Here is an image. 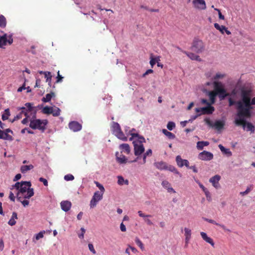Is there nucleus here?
<instances>
[{
  "mask_svg": "<svg viewBox=\"0 0 255 255\" xmlns=\"http://www.w3.org/2000/svg\"><path fill=\"white\" fill-rule=\"evenodd\" d=\"M27 199H25V200H22V199H21V201H19L20 202L22 205L24 207H26L29 205V201L27 200Z\"/></svg>",
  "mask_w": 255,
  "mask_h": 255,
  "instance_id": "56",
  "label": "nucleus"
},
{
  "mask_svg": "<svg viewBox=\"0 0 255 255\" xmlns=\"http://www.w3.org/2000/svg\"><path fill=\"white\" fill-rule=\"evenodd\" d=\"M7 42L9 44H12L13 42V39L11 35H9L7 37L6 34H4L0 38V45H4Z\"/></svg>",
  "mask_w": 255,
  "mask_h": 255,
  "instance_id": "16",
  "label": "nucleus"
},
{
  "mask_svg": "<svg viewBox=\"0 0 255 255\" xmlns=\"http://www.w3.org/2000/svg\"><path fill=\"white\" fill-rule=\"evenodd\" d=\"M104 193L97 191L95 192L90 201V206L91 208H93L96 206L98 202L103 198Z\"/></svg>",
  "mask_w": 255,
  "mask_h": 255,
  "instance_id": "9",
  "label": "nucleus"
},
{
  "mask_svg": "<svg viewBox=\"0 0 255 255\" xmlns=\"http://www.w3.org/2000/svg\"><path fill=\"white\" fill-rule=\"evenodd\" d=\"M221 151L225 154H226L228 156H231L232 155V152L228 148H226L222 144L218 145Z\"/></svg>",
  "mask_w": 255,
  "mask_h": 255,
  "instance_id": "30",
  "label": "nucleus"
},
{
  "mask_svg": "<svg viewBox=\"0 0 255 255\" xmlns=\"http://www.w3.org/2000/svg\"><path fill=\"white\" fill-rule=\"evenodd\" d=\"M94 183L96 185V186L99 188L100 191V192L104 193L105 192V188L104 186L101 184L98 181H95Z\"/></svg>",
  "mask_w": 255,
  "mask_h": 255,
  "instance_id": "42",
  "label": "nucleus"
},
{
  "mask_svg": "<svg viewBox=\"0 0 255 255\" xmlns=\"http://www.w3.org/2000/svg\"><path fill=\"white\" fill-rule=\"evenodd\" d=\"M166 170H169L171 172H175V173H178V171H177L176 169L175 168V167L173 166H172V165H167V168H166Z\"/></svg>",
  "mask_w": 255,
  "mask_h": 255,
  "instance_id": "52",
  "label": "nucleus"
},
{
  "mask_svg": "<svg viewBox=\"0 0 255 255\" xmlns=\"http://www.w3.org/2000/svg\"><path fill=\"white\" fill-rule=\"evenodd\" d=\"M25 106L26 110L30 113V115L32 116L33 118H35L36 112L32 106V104L30 103H27L25 104Z\"/></svg>",
  "mask_w": 255,
  "mask_h": 255,
  "instance_id": "22",
  "label": "nucleus"
},
{
  "mask_svg": "<svg viewBox=\"0 0 255 255\" xmlns=\"http://www.w3.org/2000/svg\"><path fill=\"white\" fill-rule=\"evenodd\" d=\"M39 180L40 182H42L43 183V184L44 185V186H48V181H47V180L46 179H45V178H44L43 177H40L39 178Z\"/></svg>",
  "mask_w": 255,
  "mask_h": 255,
  "instance_id": "59",
  "label": "nucleus"
},
{
  "mask_svg": "<svg viewBox=\"0 0 255 255\" xmlns=\"http://www.w3.org/2000/svg\"><path fill=\"white\" fill-rule=\"evenodd\" d=\"M162 132L169 139H172L175 137V135L172 132L168 131L165 129H162Z\"/></svg>",
  "mask_w": 255,
  "mask_h": 255,
  "instance_id": "35",
  "label": "nucleus"
},
{
  "mask_svg": "<svg viewBox=\"0 0 255 255\" xmlns=\"http://www.w3.org/2000/svg\"><path fill=\"white\" fill-rule=\"evenodd\" d=\"M31 184L30 181H21L16 182L10 188L13 190L15 188L17 192L16 197L18 201H21L23 199H29L34 195V190L33 188H30Z\"/></svg>",
  "mask_w": 255,
  "mask_h": 255,
  "instance_id": "2",
  "label": "nucleus"
},
{
  "mask_svg": "<svg viewBox=\"0 0 255 255\" xmlns=\"http://www.w3.org/2000/svg\"><path fill=\"white\" fill-rule=\"evenodd\" d=\"M21 174H19V173L17 174L15 176V177H14V179H13V181H17V180H18L19 179H20L21 178Z\"/></svg>",
  "mask_w": 255,
  "mask_h": 255,
  "instance_id": "64",
  "label": "nucleus"
},
{
  "mask_svg": "<svg viewBox=\"0 0 255 255\" xmlns=\"http://www.w3.org/2000/svg\"><path fill=\"white\" fill-rule=\"evenodd\" d=\"M217 96V93H216L215 91H211L209 93V96L210 100V103L211 104H213L215 102V98Z\"/></svg>",
  "mask_w": 255,
  "mask_h": 255,
  "instance_id": "33",
  "label": "nucleus"
},
{
  "mask_svg": "<svg viewBox=\"0 0 255 255\" xmlns=\"http://www.w3.org/2000/svg\"><path fill=\"white\" fill-rule=\"evenodd\" d=\"M191 49L197 53H201L205 50V45L202 40L195 39L193 41Z\"/></svg>",
  "mask_w": 255,
  "mask_h": 255,
  "instance_id": "8",
  "label": "nucleus"
},
{
  "mask_svg": "<svg viewBox=\"0 0 255 255\" xmlns=\"http://www.w3.org/2000/svg\"><path fill=\"white\" fill-rule=\"evenodd\" d=\"M201 110H202V113L198 114L197 116L195 117L194 119H195L197 116H199L202 114H211L215 111L214 108L212 106H207L206 107L201 108Z\"/></svg>",
  "mask_w": 255,
  "mask_h": 255,
  "instance_id": "17",
  "label": "nucleus"
},
{
  "mask_svg": "<svg viewBox=\"0 0 255 255\" xmlns=\"http://www.w3.org/2000/svg\"><path fill=\"white\" fill-rule=\"evenodd\" d=\"M60 205L62 210L67 212L70 209L72 204L70 201H63L61 202Z\"/></svg>",
  "mask_w": 255,
  "mask_h": 255,
  "instance_id": "23",
  "label": "nucleus"
},
{
  "mask_svg": "<svg viewBox=\"0 0 255 255\" xmlns=\"http://www.w3.org/2000/svg\"><path fill=\"white\" fill-rule=\"evenodd\" d=\"M135 242L136 244L138 246V247L141 249L142 251L144 250V246L141 241L138 238H136L135 240Z\"/></svg>",
  "mask_w": 255,
  "mask_h": 255,
  "instance_id": "43",
  "label": "nucleus"
},
{
  "mask_svg": "<svg viewBox=\"0 0 255 255\" xmlns=\"http://www.w3.org/2000/svg\"><path fill=\"white\" fill-rule=\"evenodd\" d=\"M69 127L73 131H78L81 129L82 126L78 122L72 121L69 123Z\"/></svg>",
  "mask_w": 255,
  "mask_h": 255,
  "instance_id": "18",
  "label": "nucleus"
},
{
  "mask_svg": "<svg viewBox=\"0 0 255 255\" xmlns=\"http://www.w3.org/2000/svg\"><path fill=\"white\" fill-rule=\"evenodd\" d=\"M44 233H45V231H41L39 233L36 234L35 236V239L36 240H38L42 238L43 237V235Z\"/></svg>",
  "mask_w": 255,
  "mask_h": 255,
  "instance_id": "49",
  "label": "nucleus"
},
{
  "mask_svg": "<svg viewBox=\"0 0 255 255\" xmlns=\"http://www.w3.org/2000/svg\"><path fill=\"white\" fill-rule=\"evenodd\" d=\"M203 219L204 220L207 221L208 222H209L210 223L215 224L216 225L220 226L221 228H222L224 230L230 232V230L229 229H227L226 227L224 225H221V224H218L215 221L212 220V219H207V218H204Z\"/></svg>",
  "mask_w": 255,
  "mask_h": 255,
  "instance_id": "27",
  "label": "nucleus"
},
{
  "mask_svg": "<svg viewBox=\"0 0 255 255\" xmlns=\"http://www.w3.org/2000/svg\"><path fill=\"white\" fill-rule=\"evenodd\" d=\"M201 103L203 104L207 105V106H211L212 105L210 102H208L207 100L205 99H203L201 100Z\"/></svg>",
  "mask_w": 255,
  "mask_h": 255,
  "instance_id": "58",
  "label": "nucleus"
},
{
  "mask_svg": "<svg viewBox=\"0 0 255 255\" xmlns=\"http://www.w3.org/2000/svg\"><path fill=\"white\" fill-rule=\"evenodd\" d=\"M221 179L220 176L219 175H216L214 176L211 177L209 181L212 183L213 186L216 189H218L220 187V184L219 183V180Z\"/></svg>",
  "mask_w": 255,
  "mask_h": 255,
  "instance_id": "19",
  "label": "nucleus"
},
{
  "mask_svg": "<svg viewBox=\"0 0 255 255\" xmlns=\"http://www.w3.org/2000/svg\"><path fill=\"white\" fill-rule=\"evenodd\" d=\"M138 214L139 216L143 218L144 222L147 225H148V226L153 225V224L152 222L151 221L150 219H149V218H151L152 217V215H149V214H148V215L144 214L141 211H138Z\"/></svg>",
  "mask_w": 255,
  "mask_h": 255,
  "instance_id": "14",
  "label": "nucleus"
},
{
  "mask_svg": "<svg viewBox=\"0 0 255 255\" xmlns=\"http://www.w3.org/2000/svg\"><path fill=\"white\" fill-rule=\"evenodd\" d=\"M6 20L5 17L2 15H0V27L4 28L6 26Z\"/></svg>",
  "mask_w": 255,
  "mask_h": 255,
  "instance_id": "37",
  "label": "nucleus"
},
{
  "mask_svg": "<svg viewBox=\"0 0 255 255\" xmlns=\"http://www.w3.org/2000/svg\"><path fill=\"white\" fill-rule=\"evenodd\" d=\"M8 224L12 226H14L16 224V221H15V220H14L13 219H12L11 218V219L9 220L8 222Z\"/></svg>",
  "mask_w": 255,
  "mask_h": 255,
  "instance_id": "62",
  "label": "nucleus"
},
{
  "mask_svg": "<svg viewBox=\"0 0 255 255\" xmlns=\"http://www.w3.org/2000/svg\"><path fill=\"white\" fill-rule=\"evenodd\" d=\"M119 148L121 150V153L124 152L128 154L130 152L129 145L128 143H123L120 144Z\"/></svg>",
  "mask_w": 255,
  "mask_h": 255,
  "instance_id": "24",
  "label": "nucleus"
},
{
  "mask_svg": "<svg viewBox=\"0 0 255 255\" xmlns=\"http://www.w3.org/2000/svg\"><path fill=\"white\" fill-rule=\"evenodd\" d=\"M9 198L11 201L13 202L15 201V197L14 195V194L11 191H10L9 193Z\"/></svg>",
  "mask_w": 255,
  "mask_h": 255,
  "instance_id": "61",
  "label": "nucleus"
},
{
  "mask_svg": "<svg viewBox=\"0 0 255 255\" xmlns=\"http://www.w3.org/2000/svg\"><path fill=\"white\" fill-rule=\"evenodd\" d=\"M209 144L208 141H198L197 143V148L199 150H202L204 146H208Z\"/></svg>",
  "mask_w": 255,
  "mask_h": 255,
  "instance_id": "32",
  "label": "nucleus"
},
{
  "mask_svg": "<svg viewBox=\"0 0 255 255\" xmlns=\"http://www.w3.org/2000/svg\"><path fill=\"white\" fill-rule=\"evenodd\" d=\"M214 25L215 28L217 30H219L221 32V34H224L225 30L227 28V27L225 26L220 25V24H219L217 23H215Z\"/></svg>",
  "mask_w": 255,
  "mask_h": 255,
  "instance_id": "29",
  "label": "nucleus"
},
{
  "mask_svg": "<svg viewBox=\"0 0 255 255\" xmlns=\"http://www.w3.org/2000/svg\"><path fill=\"white\" fill-rule=\"evenodd\" d=\"M94 183L96 185V186L99 188L100 191V192L104 193L105 192V188L104 186L101 184L98 181H95Z\"/></svg>",
  "mask_w": 255,
  "mask_h": 255,
  "instance_id": "41",
  "label": "nucleus"
},
{
  "mask_svg": "<svg viewBox=\"0 0 255 255\" xmlns=\"http://www.w3.org/2000/svg\"><path fill=\"white\" fill-rule=\"evenodd\" d=\"M213 85L217 95H218L219 96L221 100H223L225 97L229 95V94L226 92V90L224 89L221 82L214 81Z\"/></svg>",
  "mask_w": 255,
  "mask_h": 255,
  "instance_id": "7",
  "label": "nucleus"
},
{
  "mask_svg": "<svg viewBox=\"0 0 255 255\" xmlns=\"http://www.w3.org/2000/svg\"><path fill=\"white\" fill-rule=\"evenodd\" d=\"M55 96V93L53 92H51L49 94H47L45 95V97H43V98L42 99V101L44 103L49 102L51 101L52 98L54 97Z\"/></svg>",
  "mask_w": 255,
  "mask_h": 255,
  "instance_id": "26",
  "label": "nucleus"
},
{
  "mask_svg": "<svg viewBox=\"0 0 255 255\" xmlns=\"http://www.w3.org/2000/svg\"><path fill=\"white\" fill-rule=\"evenodd\" d=\"M52 108V107L46 106L43 108L42 112L44 114L49 115L53 113Z\"/></svg>",
  "mask_w": 255,
  "mask_h": 255,
  "instance_id": "36",
  "label": "nucleus"
},
{
  "mask_svg": "<svg viewBox=\"0 0 255 255\" xmlns=\"http://www.w3.org/2000/svg\"><path fill=\"white\" fill-rule=\"evenodd\" d=\"M81 234H80L78 235V236L80 238V239H83L84 238V234L85 233V230L84 229V228H81Z\"/></svg>",
  "mask_w": 255,
  "mask_h": 255,
  "instance_id": "60",
  "label": "nucleus"
},
{
  "mask_svg": "<svg viewBox=\"0 0 255 255\" xmlns=\"http://www.w3.org/2000/svg\"><path fill=\"white\" fill-rule=\"evenodd\" d=\"M200 235L202 239L207 243L210 244L213 247H214L215 243L212 238L209 237L205 232H201Z\"/></svg>",
  "mask_w": 255,
  "mask_h": 255,
  "instance_id": "21",
  "label": "nucleus"
},
{
  "mask_svg": "<svg viewBox=\"0 0 255 255\" xmlns=\"http://www.w3.org/2000/svg\"><path fill=\"white\" fill-rule=\"evenodd\" d=\"M185 242L187 243L191 238V230L187 228H184Z\"/></svg>",
  "mask_w": 255,
  "mask_h": 255,
  "instance_id": "28",
  "label": "nucleus"
},
{
  "mask_svg": "<svg viewBox=\"0 0 255 255\" xmlns=\"http://www.w3.org/2000/svg\"><path fill=\"white\" fill-rule=\"evenodd\" d=\"M21 111L19 114H21V115L23 114L25 117L31 116L30 114H29V113L26 110V108L22 107L21 108Z\"/></svg>",
  "mask_w": 255,
  "mask_h": 255,
  "instance_id": "44",
  "label": "nucleus"
},
{
  "mask_svg": "<svg viewBox=\"0 0 255 255\" xmlns=\"http://www.w3.org/2000/svg\"><path fill=\"white\" fill-rule=\"evenodd\" d=\"M111 130L113 134L117 136L118 138L123 140L127 141V137L122 131L120 125L117 122H113L111 126Z\"/></svg>",
  "mask_w": 255,
  "mask_h": 255,
  "instance_id": "6",
  "label": "nucleus"
},
{
  "mask_svg": "<svg viewBox=\"0 0 255 255\" xmlns=\"http://www.w3.org/2000/svg\"><path fill=\"white\" fill-rule=\"evenodd\" d=\"M161 184L163 187L167 189L169 191H170V190H173V188L170 187V184L169 183L168 181L166 180H164L162 182Z\"/></svg>",
  "mask_w": 255,
  "mask_h": 255,
  "instance_id": "38",
  "label": "nucleus"
},
{
  "mask_svg": "<svg viewBox=\"0 0 255 255\" xmlns=\"http://www.w3.org/2000/svg\"><path fill=\"white\" fill-rule=\"evenodd\" d=\"M176 161L177 162V165L180 167H182L184 165H185L187 168L189 167V161L186 159H182L180 155H178L176 156Z\"/></svg>",
  "mask_w": 255,
  "mask_h": 255,
  "instance_id": "15",
  "label": "nucleus"
},
{
  "mask_svg": "<svg viewBox=\"0 0 255 255\" xmlns=\"http://www.w3.org/2000/svg\"><path fill=\"white\" fill-rule=\"evenodd\" d=\"M52 112L53 113L51 114H52L54 117H57L60 115L61 110L59 108L55 107L54 109L52 108Z\"/></svg>",
  "mask_w": 255,
  "mask_h": 255,
  "instance_id": "40",
  "label": "nucleus"
},
{
  "mask_svg": "<svg viewBox=\"0 0 255 255\" xmlns=\"http://www.w3.org/2000/svg\"><path fill=\"white\" fill-rule=\"evenodd\" d=\"M252 91L243 88L241 89V100L238 101L237 116L250 118L252 116V105H255V97L251 99Z\"/></svg>",
  "mask_w": 255,
  "mask_h": 255,
  "instance_id": "1",
  "label": "nucleus"
},
{
  "mask_svg": "<svg viewBox=\"0 0 255 255\" xmlns=\"http://www.w3.org/2000/svg\"><path fill=\"white\" fill-rule=\"evenodd\" d=\"M225 77V74H222L221 73H217L215 75V76L213 77V79L214 80H218L219 79H222Z\"/></svg>",
  "mask_w": 255,
  "mask_h": 255,
  "instance_id": "46",
  "label": "nucleus"
},
{
  "mask_svg": "<svg viewBox=\"0 0 255 255\" xmlns=\"http://www.w3.org/2000/svg\"><path fill=\"white\" fill-rule=\"evenodd\" d=\"M160 59L159 57L155 58H151V59L150 60V64L151 66L152 67L155 64L156 62L158 63V61Z\"/></svg>",
  "mask_w": 255,
  "mask_h": 255,
  "instance_id": "48",
  "label": "nucleus"
},
{
  "mask_svg": "<svg viewBox=\"0 0 255 255\" xmlns=\"http://www.w3.org/2000/svg\"><path fill=\"white\" fill-rule=\"evenodd\" d=\"M177 49L181 51L183 53L185 54L190 59H191L192 60H196L199 62L202 61L201 59L200 58V56L196 55V54L184 51L179 47H177Z\"/></svg>",
  "mask_w": 255,
  "mask_h": 255,
  "instance_id": "13",
  "label": "nucleus"
},
{
  "mask_svg": "<svg viewBox=\"0 0 255 255\" xmlns=\"http://www.w3.org/2000/svg\"><path fill=\"white\" fill-rule=\"evenodd\" d=\"M2 139L4 140H7L9 141H12L13 140V137L12 136L9 135L8 133L4 132Z\"/></svg>",
  "mask_w": 255,
  "mask_h": 255,
  "instance_id": "47",
  "label": "nucleus"
},
{
  "mask_svg": "<svg viewBox=\"0 0 255 255\" xmlns=\"http://www.w3.org/2000/svg\"><path fill=\"white\" fill-rule=\"evenodd\" d=\"M175 127V124L174 123L172 122H169L167 124V128L169 130H172Z\"/></svg>",
  "mask_w": 255,
  "mask_h": 255,
  "instance_id": "51",
  "label": "nucleus"
},
{
  "mask_svg": "<svg viewBox=\"0 0 255 255\" xmlns=\"http://www.w3.org/2000/svg\"><path fill=\"white\" fill-rule=\"evenodd\" d=\"M215 10L217 11L218 12L219 14V18L220 19L224 20L225 19V16L223 15L222 13L221 12V11L220 9L218 8H214Z\"/></svg>",
  "mask_w": 255,
  "mask_h": 255,
  "instance_id": "57",
  "label": "nucleus"
},
{
  "mask_svg": "<svg viewBox=\"0 0 255 255\" xmlns=\"http://www.w3.org/2000/svg\"><path fill=\"white\" fill-rule=\"evenodd\" d=\"M64 179L66 181H72L74 179V177L71 174H68L64 176Z\"/></svg>",
  "mask_w": 255,
  "mask_h": 255,
  "instance_id": "50",
  "label": "nucleus"
},
{
  "mask_svg": "<svg viewBox=\"0 0 255 255\" xmlns=\"http://www.w3.org/2000/svg\"><path fill=\"white\" fill-rule=\"evenodd\" d=\"M118 183L120 185H123L124 184H128V180H125L124 178L122 176H119L118 177Z\"/></svg>",
  "mask_w": 255,
  "mask_h": 255,
  "instance_id": "34",
  "label": "nucleus"
},
{
  "mask_svg": "<svg viewBox=\"0 0 255 255\" xmlns=\"http://www.w3.org/2000/svg\"><path fill=\"white\" fill-rule=\"evenodd\" d=\"M238 101L237 102H235L232 99V98H229V105L230 107H231L234 105H237V108L238 107Z\"/></svg>",
  "mask_w": 255,
  "mask_h": 255,
  "instance_id": "54",
  "label": "nucleus"
},
{
  "mask_svg": "<svg viewBox=\"0 0 255 255\" xmlns=\"http://www.w3.org/2000/svg\"><path fill=\"white\" fill-rule=\"evenodd\" d=\"M48 124V121L47 120H40L33 118L32 117L31 119H30L29 127L33 129H38L41 130L42 132H44L46 129V126Z\"/></svg>",
  "mask_w": 255,
  "mask_h": 255,
  "instance_id": "4",
  "label": "nucleus"
},
{
  "mask_svg": "<svg viewBox=\"0 0 255 255\" xmlns=\"http://www.w3.org/2000/svg\"><path fill=\"white\" fill-rule=\"evenodd\" d=\"M88 247L89 250L93 254H95L96 253V252L94 249V246L92 244H88Z\"/></svg>",
  "mask_w": 255,
  "mask_h": 255,
  "instance_id": "55",
  "label": "nucleus"
},
{
  "mask_svg": "<svg viewBox=\"0 0 255 255\" xmlns=\"http://www.w3.org/2000/svg\"><path fill=\"white\" fill-rule=\"evenodd\" d=\"M253 189V185H250V187H248L246 191L240 192V194L242 196H245L248 194Z\"/></svg>",
  "mask_w": 255,
  "mask_h": 255,
  "instance_id": "45",
  "label": "nucleus"
},
{
  "mask_svg": "<svg viewBox=\"0 0 255 255\" xmlns=\"http://www.w3.org/2000/svg\"><path fill=\"white\" fill-rule=\"evenodd\" d=\"M154 165L155 167L160 170H166L167 164L163 161L155 162L154 163Z\"/></svg>",
  "mask_w": 255,
  "mask_h": 255,
  "instance_id": "25",
  "label": "nucleus"
},
{
  "mask_svg": "<svg viewBox=\"0 0 255 255\" xmlns=\"http://www.w3.org/2000/svg\"><path fill=\"white\" fill-rule=\"evenodd\" d=\"M133 130H135V129L133 128L129 131V134L131 135L129 140H133L132 143L134 146V153L135 155L137 157L133 160L128 161L129 163L136 162L139 158V156L144 151V147L142 143L145 142V138L143 136H140L138 133L132 132Z\"/></svg>",
  "mask_w": 255,
  "mask_h": 255,
  "instance_id": "3",
  "label": "nucleus"
},
{
  "mask_svg": "<svg viewBox=\"0 0 255 255\" xmlns=\"http://www.w3.org/2000/svg\"><path fill=\"white\" fill-rule=\"evenodd\" d=\"M194 7L200 10H205L206 4L204 0H193L192 1Z\"/></svg>",
  "mask_w": 255,
  "mask_h": 255,
  "instance_id": "12",
  "label": "nucleus"
},
{
  "mask_svg": "<svg viewBox=\"0 0 255 255\" xmlns=\"http://www.w3.org/2000/svg\"><path fill=\"white\" fill-rule=\"evenodd\" d=\"M10 116V112L8 109L5 110L4 113L2 115L1 119L3 121L6 120Z\"/></svg>",
  "mask_w": 255,
  "mask_h": 255,
  "instance_id": "39",
  "label": "nucleus"
},
{
  "mask_svg": "<svg viewBox=\"0 0 255 255\" xmlns=\"http://www.w3.org/2000/svg\"><path fill=\"white\" fill-rule=\"evenodd\" d=\"M56 79H57V80H56V83H57L61 82L63 79V77L61 75H60L59 71H58L57 72V76L56 77Z\"/></svg>",
  "mask_w": 255,
  "mask_h": 255,
  "instance_id": "53",
  "label": "nucleus"
},
{
  "mask_svg": "<svg viewBox=\"0 0 255 255\" xmlns=\"http://www.w3.org/2000/svg\"><path fill=\"white\" fill-rule=\"evenodd\" d=\"M213 154L209 151L204 150L198 154V158L202 160L209 161L213 158Z\"/></svg>",
  "mask_w": 255,
  "mask_h": 255,
  "instance_id": "11",
  "label": "nucleus"
},
{
  "mask_svg": "<svg viewBox=\"0 0 255 255\" xmlns=\"http://www.w3.org/2000/svg\"><path fill=\"white\" fill-rule=\"evenodd\" d=\"M116 160L119 164H126L128 162V158L124 155L120 154L118 152L116 153Z\"/></svg>",
  "mask_w": 255,
  "mask_h": 255,
  "instance_id": "20",
  "label": "nucleus"
},
{
  "mask_svg": "<svg viewBox=\"0 0 255 255\" xmlns=\"http://www.w3.org/2000/svg\"><path fill=\"white\" fill-rule=\"evenodd\" d=\"M34 168V166L32 164H30L28 165H22L20 167V171L22 173H25L28 171Z\"/></svg>",
  "mask_w": 255,
  "mask_h": 255,
  "instance_id": "31",
  "label": "nucleus"
},
{
  "mask_svg": "<svg viewBox=\"0 0 255 255\" xmlns=\"http://www.w3.org/2000/svg\"><path fill=\"white\" fill-rule=\"evenodd\" d=\"M28 119H30V116L26 117L25 118L23 119L21 121V123L23 125H25L28 123Z\"/></svg>",
  "mask_w": 255,
  "mask_h": 255,
  "instance_id": "63",
  "label": "nucleus"
},
{
  "mask_svg": "<svg viewBox=\"0 0 255 255\" xmlns=\"http://www.w3.org/2000/svg\"><path fill=\"white\" fill-rule=\"evenodd\" d=\"M206 123L211 127H214L216 129L219 130L222 129L225 125V123L222 121H217L213 124L212 122L208 119H205Z\"/></svg>",
  "mask_w": 255,
  "mask_h": 255,
  "instance_id": "10",
  "label": "nucleus"
},
{
  "mask_svg": "<svg viewBox=\"0 0 255 255\" xmlns=\"http://www.w3.org/2000/svg\"><path fill=\"white\" fill-rule=\"evenodd\" d=\"M235 120V124L238 126H242L243 128L245 129L247 128V131H251L252 133L254 132L255 128L254 126L251 123L247 122L245 118L246 117H238Z\"/></svg>",
  "mask_w": 255,
  "mask_h": 255,
  "instance_id": "5",
  "label": "nucleus"
}]
</instances>
